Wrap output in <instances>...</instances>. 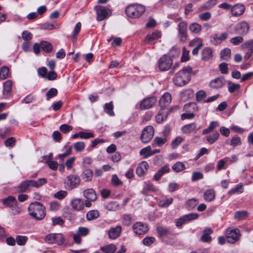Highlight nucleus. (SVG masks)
I'll return each instance as SVG.
<instances>
[{
	"label": "nucleus",
	"mask_w": 253,
	"mask_h": 253,
	"mask_svg": "<svg viewBox=\"0 0 253 253\" xmlns=\"http://www.w3.org/2000/svg\"><path fill=\"white\" fill-rule=\"evenodd\" d=\"M192 69L190 66L183 67L178 72L173 79L174 84L178 86L187 84L190 81Z\"/></svg>",
	"instance_id": "1"
},
{
	"label": "nucleus",
	"mask_w": 253,
	"mask_h": 253,
	"mask_svg": "<svg viewBox=\"0 0 253 253\" xmlns=\"http://www.w3.org/2000/svg\"><path fill=\"white\" fill-rule=\"evenodd\" d=\"M28 210L29 215L38 220L42 219L46 214L45 207L38 202L31 203Z\"/></svg>",
	"instance_id": "2"
},
{
	"label": "nucleus",
	"mask_w": 253,
	"mask_h": 253,
	"mask_svg": "<svg viewBox=\"0 0 253 253\" xmlns=\"http://www.w3.org/2000/svg\"><path fill=\"white\" fill-rule=\"evenodd\" d=\"M145 10V7L142 5L132 4L126 7V13L128 17L136 18L140 17Z\"/></svg>",
	"instance_id": "3"
},
{
	"label": "nucleus",
	"mask_w": 253,
	"mask_h": 253,
	"mask_svg": "<svg viewBox=\"0 0 253 253\" xmlns=\"http://www.w3.org/2000/svg\"><path fill=\"white\" fill-rule=\"evenodd\" d=\"M155 129L152 126L145 127L141 132L140 138L143 143H147L151 141L154 136Z\"/></svg>",
	"instance_id": "4"
},
{
	"label": "nucleus",
	"mask_w": 253,
	"mask_h": 253,
	"mask_svg": "<svg viewBox=\"0 0 253 253\" xmlns=\"http://www.w3.org/2000/svg\"><path fill=\"white\" fill-rule=\"evenodd\" d=\"M44 241L48 244L62 245L64 242V238L61 233H50L44 238Z\"/></svg>",
	"instance_id": "5"
},
{
	"label": "nucleus",
	"mask_w": 253,
	"mask_h": 253,
	"mask_svg": "<svg viewBox=\"0 0 253 253\" xmlns=\"http://www.w3.org/2000/svg\"><path fill=\"white\" fill-rule=\"evenodd\" d=\"M95 9L96 12V20L97 21L103 20L111 15L110 9L104 6L96 5L95 6Z\"/></svg>",
	"instance_id": "6"
},
{
	"label": "nucleus",
	"mask_w": 253,
	"mask_h": 253,
	"mask_svg": "<svg viewBox=\"0 0 253 253\" xmlns=\"http://www.w3.org/2000/svg\"><path fill=\"white\" fill-rule=\"evenodd\" d=\"M226 237L227 242L231 244H234L237 242L241 236L239 230L238 229L229 228L226 230Z\"/></svg>",
	"instance_id": "7"
},
{
	"label": "nucleus",
	"mask_w": 253,
	"mask_h": 253,
	"mask_svg": "<svg viewBox=\"0 0 253 253\" xmlns=\"http://www.w3.org/2000/svg\"><path fill=\"white\" fill-rule=\"evenodd\" d=\"M187 24L185 21L180 22L177 27V37L181 42H185L187 40Z\"/></svg>",
	"instance_id": "8"
},
{
	"label": "nucleus",
	"mask_w": 253,
	"mask_h": 253,
	"mask_svg": "<svg viewBox=\"0 0 253 253\" xmlns=\"http://www.w3.org/2000/svg\"><path fill=\"white\" fill-rule=\"evenodd\" d=\"M173 63L172 60L167 55H163L159 59L158 62L159 68L162 71L169 70Z\"/></svg>",
	"instance_id": "9"
},
{
	"label": "nucleus",
	"mask_w": 253,
	"mask_h": 253,
	"mask_svg": "<svg viewBox=\"0 0 253 253\" xmlns=\"http://www.w3.org/2000/svg\"><path fill=\"white\" fill-rule=\"evenodd\" d=\"M80 183L79 177L75 175L71 174L67 177L65 181V185L67 189L71 190L77 187Z\"/></svg>",
	"instance_id": "10"
},
{
	"label": "nucleus",
	"mask_w": 253,
	"mask_h": 253,
	"mask_svg": "<svg viewBox=\"0 0 253 253\" xmlns=\"http://www.w3.org/2000/svg\"><path fill=\"white\" fill-rule=\"evenodd\" d=\"M157 102V99L154 96L147 97L143 99L140 103L141 110H147L152 108Z\"/></svg>",
	"instance_id": "11"
},
{
	"label": "nucleus",
	"mask_w": 253,
	"mask_h": 253,
	"mask_svg": "<svg viewBox=\"0 0 253 253\" xmlns=\"http://www.w3.org/2000/svg\"><path fill=\"white\" fill-rule=\"evenodd\" d=\"M250 27L249 24L245 21L238 23L235 28L236 33L239 35H245L248 33Z\"/></svg>",
	"instance_id": "12"
},
{
	"label": "nucleus",
	"mask_w": 253,
	"mask_h": 253,
	"mask_svg": "<svg viewBox=\"0 0 253 253\" xmlns=\"http://www.w3.org/2000/svg\"><path fill=\"white\" fill-rule=\"evenodd\" d=\"M133 229L134 232L138 235L144 234L148 231L147 226L140 222H137L134 224L133 225Z\"/></svg>",
	"instance_id": "13"
},
{
	"label": "nucleus",
	"mask_w": 253,
	"mask_h": 253,
	"mask_svg": "<svg viewBox=\"0 0 253 253\" xmlns=\"http://www.w3.org/2000/svg\"><path fill=\"white\" fill-rule=\"evenodd\" d=\"M148 164L146 161L141 162L136 169V173L139 177L144 176L148 170Z\"/></svg>",
	"instance_id": "14"
},
{
	"label": "nucleus",
	"mask_w": 253,
	"mask_h": 253,
	"mask_svg": "<svg viewBox=\"0 0 253 253\" xmlns=\"http://www.w3.org/2000/svg\"><path fill=\"white\" fill-rule=\"evenodd\" d=\"M203 45L202 40L200 38H195L191 41L189 42V46H195V47L192 50V54L194 55H197Z\"/></svg>",
	"instance_id": "15"
},
{
	"label": "nucleus",
	"mask_w": 253,
	"mask_h": 253,
	"mask_svg": "<svg viewBox=\"0 0 253 253\" xmlns=\"http://www.w3.org/2000/svg\"><path fill=\"white\" fill-rule=\"evenodd\" d=\"M32 187H33L32 180H27L20 183L16 187V191L18 193H24Z\"/></svg>",
	"instance_id": "16"
},
{
	"label": "nucleus",
	"mask_w": 253,
	"mask_h": 253,
	"mask_svg": "<svg viewBox=\"0 0 253 253\" xmlns=\"http://www.w3.org/2000/svg\"><path fill=\"white\" fill-rule=\"evenodd\" d=\"M171 102V95L169 92H165L161 97L159 104L162 108L168 107Z\"/></svg>",
	"instance_id": "17"
},
{
	"label": "nucleus",
	"mask_w": 253,
	"mask_h": 253,
	"mask_svg": "<svg viewBox=\"0 0 253 253\" xmlns=\"http://www.w3.org/2000/svg\"><path fill=\"white\" fill-rule=\"evenodd\" d=\"M159 190V188L154 186L152 183L149 182H144V187L141 191V193L144 195H147L148 193L150 192H157Z\"/></svg>",
	"instance_id": "18"
},
{
	"label": "nucleus",
	"mask_w": 253,
	"mask_h": 253,
	"mask_svg": "<svg viewBox=\"0 0 253 253\" xmlns=\"http://www.w3.org/2000/svg\"><path fill=\"white\" fill-rule=\"evenodd\" d=\"M228 36V33L227 32L222 33L220 36L217 34H214L211 39V42L214 45L221 43L222 41H225Z\"/></svg>",
	"instance_id": "19"
},
{
	"label": "nucleus",
	"mask_w": 253,
	"mask_h": 253,
	"mask_svg": "<svg viewBox=\"0 0 253 253\" xmlns=\"http://www.w3.org/2000/svg\"><path fill=\"white\" fill-rule=\"evenodd\" d=\"M245 7L243 4H236L231 8V12L233 16H238L243 14Z\"/></svg>",
	"instance_id": "20"
},
{
	"label": "nucleus",
	"mask_w": 253,
	"mask_h": 253,
	"mask_svg": "<svg viewBox=\"0 0 253 253\" xmlns=\"http://www.w3.org/2000/svg\"><path fill=\"white\" fill-rule=\"evenodd\" d=\"M200 128V126H198L195 123H191L189 124L184 126L181 128V130L184 133H190L195 130H198Z\"/></svg>",
	"instance_id": "21"
},
{
	"label": "nucleus",
	"mask_w": 253,
	"mask_h": 253,
	"mask_svg": "<svg viewBox=\"0 0 253 253\" xmlns=\"http://www.w3.org/2000/svg\"><path fill=\"white\" fill-rule=\"evenodd\" d=\"M122 231V227L121 226H117L115 227L111 228L108 231V235L109 238L111 239H115L118 238Z\"/></svg>",
	"instance_id": "22"
},
{
	"label": "nucleus",
	"mask_w": 253,
	"mask_h": 253,
	"mask_svg": "<svg viewBox=\"0 0 253 253\" xmlns=\"http://www.w3.org/2000/svg\"><path fill=\"white\" fill-rule=\"evenodd\" d=\"M156 229L158 237L161 238L167 237L171 234V231L168 228L161 225L157 226Z\"/></svg>",
	"instance_id": "23"
},
{
	"label": "nucleus",
	"mask_w": 253,
	"mask_h": 253,
	"mask_svg": "<svg viewBox=\"0 0 253 253\" xmlns=\"http://www.w3.org/2000/svg\"><path fill=\"white\" fill-rule=\"evenodd\" d=\"M194 96V91L191 88H188L181 91L180 94V98L182 100L185 101Z\"/></svg>",
	"instance_id": "24"
},
{
	"label": "nucleus",
	"mask_w": 253,
	"mask_h": 253,
	"mask_svg": "<svg viewBox=\"0 0 253 253\" xmlns=\"http://www.w3.org/2000/svg\"><path fill=\"white\" fill-rule=\"evenodd\" d=\"M162 36L161 32L155 31L152 33L148 34L145 38V42L149 43L150 42L159 39Z\"/></svg>",
	"instance_id": "25"
},
{
	"label": "nucleus",
	"mask_w": 253,
	"mask_h": 253,
	"mask_svg": "<svg viewBox=\"0 0 253 253\" xmlns=\"http://www.w3.org/2000/svg\"><path fill=\"white\" fill-rule=\"evenodd\" d=\"M84 196L87 200L95 201L97 199V195L93 189H88L84 191Z\"/></svg>",
	"instance_id": "26"
},
{
	"label": "nucleus",
	"mask_w": 253,
	"mask_h": 253,
	"mask_svg": "<svg viewBox=\"0 0 253 253\" xmlns=\"http://www.w3.org/2000/svg\"><path fill=\"white\" fill-rule=\"evenodd\" d=\"M170 169L168 165H165L162 167L154 175V179L158 181L163 174L169 172Z\"/></svg>",
	"instance_id": "27"
},
{
	"label": "nucleus",
	"mask_w": 253,
	"mask_h": 253,
	"mask_svg": "<svg viewBox=\"0 0 253 253\" xmlns=\"http://www.w3.org/2000/svg\"><path fill=\"white\" fill-rule=\"evenodd\" d=\"M12 82L11 80H7L3 84V93L5 98H8L10 94L12 89Z\"/></svg>",
	"instance_id": "28"
},
{
	"label": "nucleus",
	"mask_w": 253,
	"mask_h": 253,
	"mask_svg": "<svg viewBox=\"0 0 253 253\" xmlns=\"http://www.w3.org/2000/svg\"><path fill=\"white\" fill-rule=\"evenodd\" d=\"M212 230L210 228H205L203 231V234L201 240L206 243H210L211 241V237L210 235L212 234Z\"/></svg>",
	"instance_id": "29"
},
{
	"label": "nucleus",
	"mask_w": 253,
	"mask_h": 253,
	"mask_svg": "<svg viewBox=\"0 0 253 253\" xmlns=\"http://www.w3.org/2000/svg\"><path fill=\"white\" fill-rule=\"evenodd\" d=\"M72 208L77 210L81 211L84 208V204L82 200L81 199H75L71 202Z\"/></svg>",
	"instance_id": "30"
},
{
	"label": "nucleus",
	"mask_w": 253,
	"mask_h": 253,
	"mask_svg": "<svg viewBox=\"0 0 253 253\" xmlns=\"http://www.w3.org/2000/svg\"><path fill=\"white\" fill-rule=\"evenodd\" d=\"M225 143L227 145L235 147L238 145H240L242 142L241 138L237 135H235V136L232 137L230 140H227L225 142Z\"/></svg>",
	"instance_id": "31"
},
{
	"label": "nucleus",
	"mask_w": 253,
	"mask_h": 253,
	"mask_svg": "<svg viewBox=\"0 0 253 253\" xmlns=\"http://www.w3.org/2000/svg\"><path fill=\"white\" fill-rule=\"evenodd\" d=\"M224 80L223 78H217L210 82V86L213 88L221 87L224 83Z\"/></svg>",
	"instance_id": "32"
},
{
	"label": "nucleus",
	"mask_w": 253,
	"mask_h": 253,
	"mask_svg": "<svg viewBox=\"0 0 253 253\" xmlns=\"http://www.w3.org/2000/svg\"><path fill=\"white\" fill-rule=\"evenodd\" d=\"M189 29L191 33L195 34H199L202 31V26L197 22H194L189 25Z\"/></svg>",
	"instance_id": "33"
},
{
	"label": "nucleus",
	"mask_w": 253,
	"mask_h": 253,
	"mask_svg": "<svg viewBox=\"0 0 253 253\" xmlns=\"http://www.w3.org/2000/svg\"><path fill=\"white\" fill-rule=\"evenodd\" d=\"M212 57V50L210 47L204 48L202 52V59L208 60Z\"/></svg>",
	"instance_id": "34"
},
{
	"label": "nucleus",
	"mask_w": 253,
	"mask_h": 253,
	"mask_svg": "<svg viewBox=\"0 0 253 253\" xmlns=\"http://www.w3.org/2000/svg\"><path fill=\"white\" fill-rule=\"evenodd\" d=\"M100 216V213L97 210H93L88 211L86 214L87 220L91 221L97 218Z\"/></svg>",
	"instance_id": "35"
},
{
	"label": "nucleus",
	"mask_w": 253,
	"mask_h": 253,
	"mask_svg": "<svg viewBox=\"0 0 253 253\" xmlns=\"http://www.w3.org/2000/svg\"><path fill=\"white\" fill-rule=\"evenodd\" d=\"M215 193L213 189H209L204 194V199L208 202L213 201L215 198Z\"/></svg>",
	"instance_id": "36"
},
{
	"label": "nucleus",
	"mask_w": 253,
	"mask_h": 253,
	"mask_svg": "<svg viewBox=\"0 0 253 253\" xmlns=\"http://www.w3.org/2000/svg\"><path fill=\"white\" fill-rule=\"evenodd\" d=\"M104 112L110 116H114L115 115L113 111L114 105L112 101L106 103L104 105Z\"/></svg>",
	"instance_id": "37"
},
{
	"label": "nucleus",
	"mask_w": 253,
	"mask_h": 253,
	"mask_svg": "<svg viewBox=\"0 0 253 253\" xmlns=\"http://www.w3.org/2000/svg\"><path fill=\"white\" fill-rule=\"evenodd\" d=\"M3 203L4 205L13 208L17 205V201L13 196H9L7 198L3 200Z\"/></svg>",
	"instance_id": "38"
},
{
	"label": "nucleus",
	"mask_w": 253,
	"mask_h": 253,
	"mask_svg": "<svg viewBox=\"0 0 253 253\" xmlns=\"http://www.w3.org/2000/svg\"><path fill=\"white\" fill-rule=\"evenodd\" d=\"M116 249V246L114 244L107 245L100 248L101 250L105 253H115Z\"/></svg>",
	"instance_id": "39"
},
{
	"label": "nucleus",
	"mask_w": 253,
	"mask_h": 253,
	"mask_svg": "<svg viewBox=\"0 0 253 253\" xmlns=\"http://www.w3.org/2000/svg\"><path fill=\"white\" fill-rule=\"evenodd\" d=\"M220 58L222 60L228 61L231 57V50L226 48L220 51Z\"/></svg>",
	"instance_id": "40"
},
{
	"label": "nucleus",
	"mask_w": 253,
	"mask_h": 253,
	"mask_svg": "<svg viewBox=\"0 0 253 253\" xmlns=\"http://www.w3.org/2000/svg\"><path fill=\"white\" fill-rule=\"evenodd\" d=\"M244 191V188L243 185L241 184H238L235 186V187L231 190H230L228 193L230 195H232L235 193L241 194Z\"/></svg>",
	"instance_id": "41"
},
{
	"label": "nucleus",
	"mask_w": 253,
	"mask_h": 253,
	"mask_svg": "<svg viewBox=\"0 0 253 253\" xmlns=\"http://www.w3.org/2000/svg\"><path fill=\"white\" fill-rule=\"evenodd\" d=\"M219 136V133L218 132H215L211 135H207L206 138L209 144H212L218 139Z\"/></svg>",
	"instance_id": "42"
},
{
	"label": "nucleus",
	"mask_w": 253,
	"mask_h": 253,
	"mask_svg": "<svg viewBox=\"0 0 253 253\" xmlns=\"http://www.w3.org/2000/svg\"><path fill=\"white\" fill-rule=\"evenodd\" d=\"M93 176V171L90 169H85L82 174L83 178L85 181H89L91 180Z\"/></svg>",
	"instance_id": "43"
},
{
	"label": "nucleus",
	"mask_w": 253,
	"mask_h": 253,
	"mask_svg": "<svg viewBox=\"0 0 253 253\" xmlns=\"http://www.w3.org/2000/svg\"><path fill=\"white\" fill-rule=\"evenodd\" d=\"M167 112L160 111L156 116V121L157 123L160 124L167 119Z\"/></svg>",
	"instance_id": "44"
},
{
	"label": "nucleus",
	"mask_w": 253,
	"mask_h": 253,
	"mask_svg": "<svg viewBox=\"0 0 253 253\" xmlns=\"http://www.w3.org/2000/svg\"><path fill=\"white\" fill-rule=\"evenodd\" d=\"M33 187L39 188L47 183V180L44 178H40L37 180H32Z\"/></svg>",
	"instance_id": "45"
},
{
	"label": "nucleus",
	"mask_w": 253,
	"mask_h": 253,
	"mask_svg": "<svg viewBox=\"0 0 253 253\" xmlns=\"http://www.w3.org/2000/svg\"><path fill=\"white\" fill-rule=\"evenodd\" d=\"M172 169L175 172H179L185 169V166L183 163L177 162L172 166Z\"/></svg>",
	"instance_id": "46"
},
{
	"label": "nucleus",
	"mask_w": 253,
	"mask_h": 253,
	"mask_svg": "<svg viewBox=\"0 0 253 253\" xmlns=\"http://www.w3.org/2000/svg\"><path fill=\"white\" fill-rule=\"evenodd\" d=\"M41 48L45 52H50L52 50V45L47 42H41Z\"/></svg>",
	"instance_id": "47"
},
{
	"label": "nucleus",
	"mask_w": 253,
	"mask_h": 253,
	"mask_svg": "<svg viewBox=\"0 0 253 253\" xmlns=\"http://www.w3.org/2000/svg\"><path fill=\"white\" fill-rule=\"evenodd\" d=\"M167 141V139L166 137L161 138L157 136L154 138L152 145L154 146L156 145L159 147H162Z\"/></svg>",
	"instance_id": "48"
},
{
	"label": "nucleus",
	"mask_w": 253,
	"mask_h": 253,
	"mask_svg": "<svg viewBox=\"0 0 253 253\" xmlns=\"http://www.w3.org/2000/svg\"><path fill=\"white\" fill-rule=\"evenodd\" d=\"M151 147L149 145L147 147L142 149L140 151V155L143 156L144 158H147L151 156Z\"/></svg>",
	"instance_id": "49"
},
{
	"label": "nucleus",
	"mask_w": 253,
	"mask_h": 253,
	"mask_svg": "<svg viewBox=\"0 0 253 253\" xmlns=\"http://www.w3.org/2000/svg\"><path fill=\"white\" fill-rule=\"evenodd\" d=\"M198 204V201L196 199L193 198L187 201L186 208L187 209L191 210L195 208Z\"/></svg>",
	"instance_id": "50"
},
{
	"label": "nucleus",
	"mask_w": 253,
	"mask_h": 253,
	"mask_svg": "<svg viewBox=\"0 0 253 253\" xmlns=\"http://www.w3.org/2000/svg\"><path fill=\"white\" fill-rule=\"evenodd\" d=\"M28 240V237L26 236L17 235L16 237V242L19 246H24Z\"/></svg>",
	"instance_id": "51"
},
{
	"label": "nucleus",
	"mask_w": 253,
	"mask_h": 253,
	"mask_svg": "<svg viewBox=\"0 0 253 253\" xmlns=\"http://www.w3.org/2000/svg\"><path fill=\"white\" fill-rule=\"evenodd\" d=\"M173 199L171 197L162 200L159 202V206L163 208L168 207L172 202Z\"/></svg>",
	"instance_id": "52"
},
{
	"label": "nucleus",
	"mask_w": 253,
	"mask_h": 253,
	"mask_svg": "<svg viewBox=\"0 0 253 253\" xmlns=\"http://www.w3.org/2000/svg\"><path fill=\"white\" fill-rule=\"evenodd\" d=\"M58 91L55 88H51L46 93V100H49L50 98L56 96Z\"/></svg>",
	"instance_id": "53"
},
{
	"label": "nucleus",
	"mask_w": 253,
	"mask_h": 253,
	"mask_svg": "<svg viewBox=\"0 0 253 253\" xmlns=\"http://www.w3.org/2000/svg\"><path fill=\"white\" fill-rule=\"evenodd\" d=\"M9 69L6 66L2 67L0 70V79H5L8 77Z\"/></svg>",
	"instance_id": "54"
},
{
	"label": "nucleus",
	"mask_w": 253,
	"mask_h": 253,
	"mask_svg": "<svg viewBox=\"0 0 253 253\" xmlns=\"http://www.w3.org/2000/svg\"><path fill=\"white\" fill-rule=\"evenodd\" d=\"M132 218L129 214H124L123 216L122 223L125 226H129L131 224Z\"/></svg>",
	"instance_id": "55"
},
{
	"label": "nucleus",
	"mask_w": 253,
	"mask_h": 253,
	"mask_svg": "<svg viewBox=\"0 0 253 253\" xmlns=\"http://www.w3.org/2000/svg\"><path fill=\"white\" fill-rule=\"evenodd\" d=\"M248 212L245 211H237L235 212L234 217L238 220H242L247 216Z\"/></svg>",
	"instance_id": "56"
},
{
	"label": "nucleus",
	"mask_w": 253,
	"mask_h": 253,
	"mask_svg": "<svg viewBox=\"0 0 253 253\" xmlns=\"http://www.w3.org/2000/svg\"><path fill=\"white\" fill-rule=\"evenodd\" d=\"M75 150L77 152H82L85 148V144L83 141H79L74 145Z\"/></svg>",
	"instance_id": "57"
},
{
	"label": "nucleus",
	"mask_w": 253,
	"mask_h": 253,
	"mask_svg": "<svg viewBox=\"0 0 253 253\" xmlns=\"http://www.w3.org/2000/svg\"><path fill=\"white\" fill-rule=\"evenodd\" d=\"M228 91L230 93H233L236 90L240 88V85L239 84L233 83L230 82L228 83Z\"/></svg>",
	"instance_id": "58"
},
{
	"label": "nucleus",
	"mask_w": 253,
	"mask_h": 253,
	"mask_svg": "<svg viewBox=\"0 0 253 253\" xmlns=\"http://www.w3.org/2000/svg\"><path fill=\"white\" fill-rule=\"evenodd\" d=\"M229 160V157H226L223 159L220 160L217 164V169L218 170H220L224 168L226 163L228 162Z\"/></svg>",
	"instance_id": "59"
},
{
	"label": "nucleus",
	"mask_w": 253,
	"mask_h": 253,
	"mask_svg": "<svg viewBox=\"0 0 253 253\" xmlns=\"http://www.w3.org/2000/svg\"><path fill=\"white\" fill-rule=\"evenodd\" d=\"M242 48L253 51V39L245 42L242 45Z\"/></svg>",
	"instance_id": "60"
},
{
	"label": "nucleus",
	"mask_w": 253,
	"mask_h": 253,
	"mask_svg": "<svg viewBox=\"0 0 253 253\" xmlns=\"http://www.w3.org/2000/svg\"><path fill=\"white\" fill-rule=\"evenodd\" d=\"M111 183L112 185L115 186L121 185L123 184V182L119 179L116 174H113L112 175Z\"/></svg>",
	"instance_id": "61"
},
{
	"label": "nucleus",
	"mask_w": 253,
	"mask_h": 253,
	"mask_svg": "<svg viewBox=\"0 0 253 253\" xmlns=\"http://www.w3.org/2000/svg\"><path fill=\"white\" fill-rule=\"evenodd\" d=\"M206 96V92L203 90H199L196 93V100L198 102L205 99Z\"/></svg>",
	"instance_id": "62"
},
{
	"label": "nucleus",
	"mask_w": 253,
	"mask_h": 253,
	"mask_svg": "<svg viewBox=\"0 0 253 253\" xmlns=\"http://www.w3.org/2000/svg\"><path fill=\"white\" fill-rule=\"evenodd\" d=\"M211 17V14L210 12H206L199 15V18L202 21H207Z\"/></svg>",
	"instance_id": "63"
},
{
	"label": "nucleus",
	"mask_w": 253,
	"mask_h": 253,
	"mask_svg": "<svg viewBox=\"0 0 253 253\" xmlns=\"http://www.w3.org/2000/svg\"><path fill=\"white\" fill-rule=\"evenodd\" d=\"M106 208L109 211H116L119 209V204L116 202H111L108 204Z\"/></svg>",
	"instance_id": "64"
}]
</instances>
